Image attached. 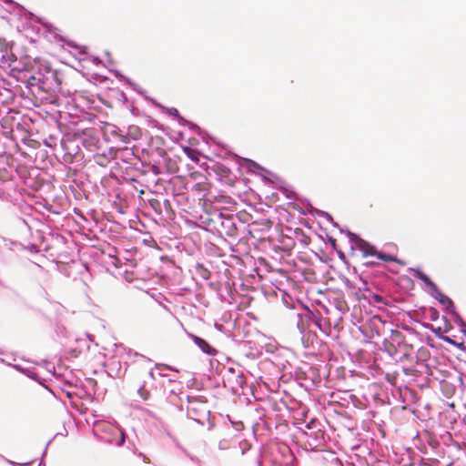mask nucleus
<instances>
[{
    "mask_svg": "<svg viewBox=\"0 0 466 466\" xmlns=\"http://www.w3.org/2000/svg\"><path fill=\"white\" fill-rule=\"evenodd\" d=\"M95 431L100 439L110 444H116L120 447L126 441L125 431L117 426H114L107 421H100L96 424Z\"/></svg>",
    "mask_w": 466,
    "mask_h": 466,
    "instance_id": "nucleus-1",
    "label": "nucleus"
},
{
    "mask_svg": "<svg viewBox=\"0 0 466 466\" xmlns=\"http://www.w3.org/2000/svg\"><path fill=\"white\" fill-rule=\"evenodd\" d=\"M355 245L364 258L376 257L378 259L385 262H396L401 266L405 265L404 261L398 258L396 256L379 251L374 245H371L362 238H358L355 242Z\"/></svg>",
    "mask_w": 466,
    "mask_h": 466,
    "instance_id": "nucleus-2",
    "label": "nucleus"
},
{
    "mask_svg": "<svg viewBox=\"0 0 466 466\" xmlns=\"http://www.w3.org/2000/svg\"><path fill=\"white\" fill-rule=\"evenodd\" d=\"M14 44L7 41L5 37H0V53L3 63L9 65L16 61V56L12 52Z\"/></svg>",
    "mask_w": 466,
    "mask_h": 466,
    "instance_id": "nucleus-3",
    "label": "nucleus"
},
{
    "mask_svg": "<svg viewBox=\"0 0 466 466\" xmlns=\"http://www.w3.org/2000/svg\"><path fill=\"white\" fill-rule=\"evenodd\" d=\"M161 156L164 161V167L169 174H175L179 170L180 157L178 156L170 157L166 152H162Z\"/></svg>",
    "mask_w": 466,
    "mask_h": 466,
    "instance_id": "nucleus-4",
    "label": "nucleus"
},
{
    "mask_svg": "<svg viewBox=\"0 0 466 466\" xmlns=\"http://www.w3.org/2000/svg\"><path fill=\"white\" fill-rule=\"evenodd\" d=\"M157 317L156 325L162 330H165L166 326L174 321L173 316L165 311L158 313Z\"/></svg>",
    "mask_w": 466,
    "mask_h": 466,
    "instance_id": "nucleus-5",
    "label": "nucleus"
},
{
    "mask_svg": "<svg viewBox=\"0 0 466 466\" xmlns=\"http://www.w3.org/2000/svg\"><path fill=\"white\" fill-rule=\"evenodd\" d=\"M213 171L220 177V179L228 178L231 174L230 168L221 163H217L213 167Z\"/></svg>",
    "mask_w": 466,
    "mask_h": 466,
    "instance_id": "nucleus-6",
    "label": "nucleus"
},
{
    "mask_svg": "<svg viewBox=\"0 0 466 466\" xmlns=\"http://www.w3.org/2000/svg\"><path fill=\"white\" fill-rule=\"evenodd\" d=\"M194 341L205 353L215 354L216 350L203 339L195 336Z\"/></svg>",
    "mask_w": 466,
    "mask_h": 466,
    "instance_id": "nucleus-7",
    "label": "nucleus"
},
{
    "mask_svg": "<svg viewBox=\"0 0 466 466\" xmlns=\"http://www.w3.org/2000/svg\"><path fill=\"white\" fill-rule=\"evenodd\" d=\"M295 234L301 247L305 248L309 246V244L310 243V238L308 236H306L301 229L296 230Z\"/></svg>",
    "mask_w": 466,
    "mask_h": 466,
    "instance_id": "nucleus-8",
    "label": "nucleus"
},
{
    "mask_svg": "<svg viewBox=\"0 0 466 466\" xmlns=\"http://www.w3.org/2000/svg\"><path fill=\"white\" fill-rule=\"evenodd\" d=\"M415 277H417L419 279L422 280L425 284L428 286L437 288L436 285L431 280V279L423 272L417 270L415 272Z\"/></svg>",
    "mask_w": 466,
    "mask_h": 466,
    "instance_id": "nucleus-9",
    "label": "nucleus"
},
{
    "mask_svg": "<svg viewBox=\"0 0 466 466\" xmlns=\"http://www.w3.org/2000/svg\"><path fill=\"white\" fill-rule=\"evenodd\" d=\"M184 152L190 159H192L195 162H198V160H199L198 155L199 154L197 150L192 149L191 147H184Z\"/></svg>",
    "mask_w": 466,
    "mask_h": 466,
    "instance_id": "nucleus-10",
    "label": "nucleus"
},
{
    "mask_svg": "<svg viewBox=\"0 0 466 466\" xmlns=\"http://www.w3.org/2000/svg\"><path fill=\"white\" fill-rule=\"evenodd\" d=\"M137 393L138 395L140 396V398L144 400H147L149 398H150V392L149 390L146 388L145 385H141L138 390H137Z\"/></svg>",
    "mask_w": 466,
    "mask_h": 466,
    "instance_id": "nucleus-11",
    "label": "nucleus"
},
{
    "mask_svg": "<svg viewBox=\"0 0 466 466\" xmlns=\"http://www.w3.org/2000/svg\"><path fill=\"white\" fill-rule=\"evenodd\" d=\"M438 299L441 304L445 305L446 307L453 305L451 299L441 292H439Z\"/></svg>",
    "mask_w": 466,
    "mask_h": 466,
    "instance_id": "nucleus-12",
    "label": "nucleus"
},
{
    "mask_svg": "<svg viewBox=\"0 0 466 466\" xmlns=\"http://www.w3.org/2000/svg\"><path fill=\"white\" fill-rule=\"evenodd\" d=\"M207 183L205 181H198L195 186L194 189L198 191H205L207 190Z\"/></svg>",
    "mask_w": 466,
    "mask_h": 466,
    "instance_id": "nucleus-13",
    "label": "nucleus"
},
{
    "mask_svg": "<svg viewBox=\"0 0 466 466\" xmlns=\"http://www.w3.org/2000/svg\"><path fill=\"white\" fill-rule=\"evenodd\" d=\"M190 177L193 179H203L206 180V177L198 171L192 172L189 174Z\"/></svg>",
    "mask_w": 466,
    "mask_h": 466,
    "instance_id": "nucleus-14",
    "label": "nucleus"
},
{
    "mask_svg": "<svg viewBox=\"0 0 466 466\" xmlns=\"http://www.w3.org/2000/svg\"><path fill=\"white\" fill-rule=\"evenodd\" d=\"M372 299L375 302H378V303H384L383 298L381 296L378 295V294H373L372 295Z\"/></svg>",
    "mask_w": 466,
    "mask_h": 466,
    "instance_id": "nucleus-15",
    "label": "nucleus"
},
{
    "mask_svg": "<svg viewBox=\"0 0 466 466\" xmlns=\"http://www.w3.org/2000/svg\"><path fill=\"white\" fill-rule=\"evenodd\" d=\"M443 339H444L445 341H447L448 343L455 344V343L453 342V340H452L451 339L448 338V337H445Z\"/></svg>",
    "mask_w": 466,
    "mask_h": 466,
    "instance_id": "nucleus-16",
    "label": "nucleus"
},
{
    "mask_svg": "<svg viewBox=\"0 0 466 466\" xmlns=\"http://www.w3.org/2000/svg\"><path fill=\"white\" fill-rule=\"evenodd\" d=\"M150 204H151L152 207H154V204L159 206V203H158V201L157 199L150 200Z\"/></svg>",
    "mask_w": 466,
    "mask_h": 466,
    "instance_id": "nucleus-17",
    "label": "nucleus"
},
{
    "mask_svg": "<svg viewBox=\"0 0 466 466\" xmlns=\"http://www.w3.org/2000/svg\"><path fill=\"white\" fill-rule=\"evenodd\" d=\"M368 264H369L370 266H378V265H379V263H378V262H376V261H370Z\"/></svg>",
    "mask_w": 466,
    "mask_h": 466,
    "instance_id": "nucleus-18",
    "label": "nucleus"
},
{
    "mask_svg": "<svg viewBox=\"0 0 466 466\" xmlns=\"http://www.w3.org/2000/svg\"><path fill=\"white\" fill-rule=\"evenodd\" d=\"M143 461H144L145 462H147V463H148V462H149L148 458H147L146 456H144V457H143Z\"/></svg>",
    "mask_w": 466,
    "mask_h": 466,
    "instance_id": "nucleus-19",
    "label": "nucleus"
},
{
    "mask_svg": "<svg viewBox=\"0 0 466 466\" xmlns=\"http://www.w3.org/2000/svg\"><path fill=\"white\" fill-rule=\"evenodd\" d=\"M154 172H155L156 174H159V173H160V171H159V170H155Z\"/></svg>",
    "mask_w": 466,
    "mask_h": 466,
    "instance_id": "nucleus-20",
    "label": "nucleus"
}]
</instances>
